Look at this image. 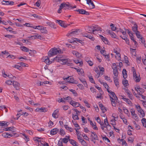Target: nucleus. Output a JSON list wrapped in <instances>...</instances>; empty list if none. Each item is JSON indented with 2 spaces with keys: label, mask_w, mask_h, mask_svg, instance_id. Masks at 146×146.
<instances>
[{
  "label": "nucleus",
  "mask_w": 146,
  "mask_h": 146,
  "mask_svg": "<svg viewBox=\"0 0 146 146\" xmlns=\"http://www.w3.org/2000/svg\"><path fill=\"white\" fill-rule=\"evenodd\" d=\"M72 118L74 120H78L79 119L78 115L76 114L75 115L72 114Z\"/></svg>",
  "instance_id": "51"
},
{
  "label": "nucleus",
  "mask_w": 146,
  "mask_h": 146,
  "mask_svg": "<svg viewBox=\"0 0 146 146\" xmlns=\"http://www.w3.org/2000/svg\"><path fill=\"white\" fill-rule=\"evenodd\" d=\"M90 90L91 92H92L93 93L96 92L97 90L94 88L92 87H91L90 88Z\"/></svg>",
  "instance_id": "61"
},
{
  "label": "nucleus",
  "mask_w": 146,
  "mask_h": 146,
  "mask_svg": "<svg viewBox=\"0 0 146 146\" xmlns=\"http://www.w3.org/2000/svg\"><path fill=\"white\" fill-rule=\"evenodd\" d=\"M99 106L100 108L101 109L102 112L103 113H104L106 111V108L104 106V105L102 104H100L99 105Z\"/></svg>",
  "instance_id": "25"
},
{
  "label": "nucleus",
  "mask_w": 146,
  "mask_h": 146,
  "mask_svg": "<svg viewBox=\"0 0 146 146\" xmlns=\"http://www.w3.org/2000/svg\"><path fill=\"white\" fill-rule=\"evenodd\" d=\"M122 83L125 87L128 86V81L127 80H123Z\"/></svg>",
  "instance_id": "42"
},
{
  "label": "nucleus",
  "mask_w": 146,
  "mask_h": 146,
  "mask_svg": "<svg viewBox=\"0 0 146 146\" xmlns=\"http://www.w3.org/2000/svg\"><path fill=\"white\" fill-rule=\"evenodd\" d=\"M91 139H93L94 140H98V137L96 133L94 134H91Z\"/></svg>",
  "instance_id": "35"
},
{
  "label": "nucleus",
  "mask_w": 146,
  "mask_h": 146,
  "mask_svg": "<svg viewBox=\"0 0 146 146\" xmlns=\"http://www.w3.org/2000/svg\"><path fill=\"white\" fill-rule=\"evenodd\" d=\"M64 127L67 130L69 131L70 132H71L73 131V129L71 127H68L67 125H65Z\"/></svg>",
  "instance_id": "41"
},
{
  "label": "nucleus",
  "mask_w": 146,
  "mask_h": 146,
  "mask_svg": "<svg viewBox=\"0 0 146 146\" xmlns=\"http://www.w3.org/2000/svg\"><path fill=\"white\" fill-rule=\"evenodd\" d=\"M110 26L111 27V29L113 31H115L117 29V27H114V25L113 24H111L110 25Z\"/></svg>",
  "instance_id": "45"
},
{
  "label": "nucleus",
  "mask_w": 146,
  "mask_h": 146,
  "mask_svg": "<svg viewBox=\"0 0 146 146\" xmlns=\"http://www.w3.org/2000/svg\"><path fill=\"white\" fill-rule=\"evenodd\" d=\"M70 143L74 146H76V142L74 140L71 139H69Z\"/></svg>",
  "instance_id": "38"
},
{
  "label": "nucleus",
  "mask_w": 146,
  "mask_h": 146,
  "mask_svg": "<svg viewBox=\"0 0 146 146\" xmlns=\"http://www.w3.org/2000/svg\"><path fill=\"white\" fill-rule=\"evenodd\" d=\"M132 30L133 32L135 33L138 31V26L135 23L134 24L132 28Z\"/></svg>",
  "instance_id": "27"
},
{
  "label": "nucleus",
  "mask_w": 146,
  "mask_h": 146,
  "mask_svg": "<svg viewBox=\"0 0 146 146\" xmlns=\"http://www.w3.org/2000/svg\"><path fill=\"white\" fill-rule=\"evenodd\" d=\"M33 37H34V39L38 38L40 40H42L43 39V37H42L40 35H34V36H31L30 37L29 36V38H31Z\"/></svg>",
  "instance_id": "24"
},
{
  "label": "nucleus",
  "mask_w": 146,
  "mask_h": 146,
  "mask_svg": "<svg viewBox=\"0 0 146 146\" xmlns=\"http://www.w3.org/2000/svg\"><path fill=\"white\" fill-rule=\"evenodd\" d=\"M133 118L135 119L136 121H137V119H138V117L136 114H135L133 115Z\"/></svg>",
  "instance_id": "59"
},
{
  "label": "nucleus",
  "mask_w": 146,
  "mask_h": 146,
  "mask_svg": "<svg viewBox=\"0 0 146 146\" xmlns=\"http://www.w3.org/2000/svg\"><path fill=\"white\" fill-rule=\"evenodd\" d=\"M44 58V62L47 64H50V61L49 60V58L48 57V56H46Z\"/></svg>",
  "instance_id": "28"
},
{
  "label": "nucleus",
  "mask_w": 146,
  "mask_h": 146,
  "mask_svg": "<svg viewBox=\"0 0 146 146\" xmlns=\"http://www.w3.org/2000/svg\"><path fill=\"white\" fill-rule=\"evenodd\" d=\"M76 11H77L78 12H79V13L81 14H82L86 15H89L90 13L89 12L86 11L85 10L83 9H78V10H75Z\"/></svg>",
  "instance_id": "6"
},
{
  "label": "nucleus",
  "mask_w": 146,
  "mask_h": 146,
  "mask_svg": "<svg viewBox=\"0 0 146 146\" xmlns=\"http://www.w3.org/2000/svg\"><path fill=\"white\" fill-rule=\"evenodd\" d=\"M110 100L111 102V103L112 106H113L115 107L116 106V104L115 100L113 101V100H115L111 96H110Z\"/></svg>",
  "instance_id": "32"
},
{
  "label": "nucleus",
  "mask_w": 146,
  "mask_h": 146,
  "mask_svg": "<svg viewBox=\"0 0 146 146\" xmlns=\"http://www.w3.org/2000/svg\"><path fill=\"white\" fill-rule=\"evenodd\" d=\"M63 110H66L69 108V106L67 105H64L62 107Z\"/></svg>",
  "instance_id": "60"
},
{
  "label": "nucleus",
  "mask_w": 146,
  "mask_h": 146,
  "mask_svg": "<svg viewBox=\"0 0 146 146\" xmlns=\"http://www.w3.org/2000/svg\"><path fill=\"white\" fill-rule=\"evenodd\" d=\"M74 68L76 70L77 72H79L81 75L83 74L84 71L83 69L82 68H81L80 69L76 68Z\"/></svg>",
  "instance_id": "37"
},
{
  "label": "nucleus",
  "mask_w": 146,
  "mask_h": 146,
  "mask_svg": "<svg viewBox=\"0 0 146 146\" xmlns=\"http://www.w3.org/2000/svg\"><path fill=\"white\" fill-rule=\"evenodd\" d=\"M61 52V50L59 48L58 49L55 48H52L50 51H49L48 54L49 56H51L54 55H56L58 53H59Z\"/></svg>",
  "instance_id": "1"
},
{
  "label": "nucleus",
  "mask_w": 146,
  "mask_h": 146,
  "mask_svg": "<svg viewBox=\"0 0 146 146\" xmlns=\"http://www.w3.org/2000/svg\"><path fill=\"white\" fill-rule=\"evenodd\" d=\"M32 16L34 17L37 18L38 19H41V17L38 16L36 14H34L32 15Z\"/></svg>",
  "instance_id": "57"
},
{
  "label": "nucleus",
  "mask_w": 146,
  "mask_h": 146,
  "mask_svg": "<svg viewBox=\"0 0 146 146\" xmlns=\"http://www.w3.org/2000/svg\"><path fill=\"white\" fill-rule=\"evenodd\" d=\"M62 58L59 57L57 56L56 57L54 58V60L57 61L58 62H60Z\"/></svg>",
  "instance_id": "46"
},
{
  "label": "nucleus",
  "mask_w": 146,
  "mask_h": 146,
  "mask_svg": "<svg viewBox=\"0 0 146 146\" xmlns=\"http://www.w3.org/2000/svg\"><path fill=\"white\" fill-rule=\"evenodd\" d=\"M78 30H77L75 31L70 32L67 35V36H72L74 35H78Z\"/></svg>",
  "instance_id": "13"
},
{
  "label": "nucleus",
  "mask_w": 146,
  "mask_h": 146,
  "mask_svg": "<svg viewBox=\"0 0 146 146\" xmlns=\"http://www.w3.org/2000/svg\"><path fill=\"white\" fill-rule=\"evenodd\" d=\"M13 84L16 90H19L20 84L18 82L14 81L13 82Z\"/></svg>",
  "instance_id": "9"
},
{
  "label": "nucleus",
  "mask_w": 146,
  "mask_h": 146,
  "mask_svg": "<svg viewBox=\"0 0 146 146\" xmlns=\"http://www.w3.org/2000/svg\"><path fill=\"white\" fill-rule=\"evenodd\" d=\"M69 60L70 59H64L62 58H61L60 62H61L63 64H66L68 66H70L71 64V63L68 62L69 61ZM71 64H72L71 63Z\"/></svg>",
  "instance_id": "7"
},
{
  "label": "nucleus",
  "mask_w": 146,
  "mask_h": 146,
  "mask_svg": "<svg viewBox=\"0 0 146 146\" xmlns=\"http://www.w3.org/2000/svg\"><path fill=\"white\" fill-rule=\"evenodd\" d=\"M127 72L126 70L124 69H123L122 72V74L123 75V77L125 79L127 77Z\"/></svg>",
  "instance_id": "34"
},
{
  "label": "nucleus",
  "mask_w": 146,
  "mask_h": 146,
  "mask_svg": "<svg viewBox=\"0 0 146 146\" xmlns=\"http://www.w3.org/2000/svg\"><path fill=\"white\" fill-rule=\"evenodd\" d=\"M47 109L45 108H37L36 109V111L39 112H45L47 111Z\"/></svg>",
  "instance_id": "11"
},
{
  "label": "nucleus",
  "mask_w": 146,
  "mask_h": 146,
  "mask_svg": "<svg viewBox=\"0 0 146 146\" xmlns=\"http://www.w3.org/2000/svg\"><path fill=\"white\" fill-rule=\"evenodd\" d=\"M70 104L75 108L78 107L80 105V104L79 103L76 102L73 100H71L70 102Z\"/></svg>",
  "instance_id": "8"
},
{
  "label": "nucleus",
  "mask_w": 146,
  "mask_h": 146,
  "mask_svg": "<svg viewBox=\"0 0 146 146\" xmlns=\"http://www.w3.org/2000/svg\"><path fill=\"white\" fill-rule=\"evenodd\" d=\"M15 128L14 127H9L5 128V131H11L14 132L15 130Z\"/></svg>",
  "instance_id": "21"
},
{
  "label": "nucleus",
  "mask_w": 146,
  "mask_h": 146,
  "mask_svg": "<svg viewBox=\"0 0 146 146\" xmlns=\"http://www.w3.org/2000/svg\"><path fill=\"white\" fill-rule=\"evenodd\" d=\"M141 122L143 126L146 128V119L144 118H142Z\"/></svg>",
  "instance_id": "40"
},
{
  "label": "nucleus",
  "mask_w": 146,
  "mask_h": 146,
  "mask_svg": "<svg viewBox=\"0 0 146 146\" xmlns=\"http://www.w3.org/2000/svg\"><path fill=\"white\" fill-rule=\"evenodd\" d=\"M125 30L127 31L128 34H129V36L133 35V33L131 31H130L129 29H125Z\"/></svg>",
  "instance_id": "50"
},
{
  "label": "nucleus",
  "mask_w": 146,
  "mask_h": 146,
  "mask_svg": "<svg viewBox=\"0 0 146 146\" xmlns=\"http://www.w3.org/2000/svg\"><path fill=\"white\" fill-rule=\"evenodd\" d=\"M100 36L102 39V40L106 44H108L109 42L107 39L101 35H100Z\"/></svg>",
  "instance_id": "16"
},
{
  "label": "nucleus",
  "mask_w": 146,
  "mask_h": 146,
  "mask_svg": "<svg viewBox=\"0 0 146 146\" xmlns=\"http://www.w3.org/2000/svg\"><path fill=\"white\" fill-rule=\"evenodd\" d=\"M89 78L90 80V81L92 83L95 84V81L93 78L92 76H89Z\"/></svg>",
  "instance_id": "49"
},
{
  "label": "nucleus",
  "mask_w": 146,
  "mask_h": 146,
  "mask_svg": "<svg viewBox=\"0 0 146 146\" xmlns=\"http://www.w3.org/2000/svg\"><path fill=\"white\" fill-rule=\"evenodd\" d=\"M106 128L108 130L110 131L111 129V127L109 124H107L106 125Z\"/></svg>",
  "instance_id": "53"
},
{
  "label": "nucleus",
  "mask_w": 146,
  "mask_h": 146,
  "mask_svg": "<svg viewBox=\"0 0 146 146\" xmlns=\"http://www.w3.org/2000/svg\"><path fill=\"white\" fill-rule=\"evenodd\" d=\"M86 29L88 33H93V34H94V31L93 30V27L92 28L90 26H87L86 27Z\"/></svg>",
  "instance_id": "14"
},
{
  "label": "nucleus",
  "mask_w": 146,
  "mask_h": 146,
  "mask_svg": "<svg viewBox=\"0 0 146 146\" xmlns=\"http://www.w3.org/2000/svg\"><path fill=\"white\" fill-rule=\"evenodd\" d=\"M60 5H62V9L65 10H66L67 9L69 10L72 9V6L69 3H62Z\"/></svg>",
  "instance_id": "3"
},
{
  "label": "nucleus",
  "mask_w": 146,
  "mask_h": 146,
  "mask_svg": "<svg viewBox=\"0 0 146 146\" xmlns=\"http://www.w3.org/2000/svg\"><path fill=\"white\" fill-rule=\"evenodd\" d=\"M79 141L81 143V144L84 145H85L86 143L85 141L81 137V138L78 139Z\"/></svg>",
  "instance_id": "39"
},
{
  "label": "nucleus",
  "mask_w": 146,
  "mask_h": 146,
  "mask_svg": "<svg viewBox=\"0 0 146 146\" xmlns=\"http://www.w3.org/2000/svg\"><path fill=\"white\" fill-rule=\"evenodd\" d=\"M64 81L68 80V82L70 83H72L74 84H77L78 82L76 80H74L72 76H69L66 78H63Z\"/></svg>",
  "instance_id": "2"
},
{
  "label": "nucleus",
  "mask_w": 146,
  "mask_h": 146,
  "mask_svg": "<svg viewBox=\"0 0 146 146\" xmlns=\"http://www.w3.org/2000/svg\"><path fill=\"white\" fill-rule=\"evenodd\" d=\"M125 92L126 93L128 96V97L131 100H132L133 99V95L132 94H130V92L129 90L128 89H125Z\"/></svg>",
  "instance_id": "17"
},
{
  "label": "nucleus",
  "mask_w": 146,
  "mask_h": 146,
  "mask_svg": "<svg viewBox=\"0 0 146 146\" xmlns=\"http://www.w3.org/2000/svg\"><path fill=\"white\" fill-rule=\"evenodd\" d=\"M7 1L9 2V3H6V5H13L14 4V2L13 1Z\"/></svg>",
  "instance_id": "55"
},
{
  "label": "nucleus",
  "mask_w": 146,
  "mask_h": 146,
  "mask_svg": "<svg viewBox=\"0 0 146 146\" xmlns=\"http://www.w3.org/2000/svg\"><path fill=\"white\" fill-rule=\"evenodd\" d=\"M139 112L140 113L142 117H143L145 115V113H144L143 111V110H139Z\"/></svg>",
  "instance_id": "58"
},
{
  "label": "nucleus",
  "mask_w": 146,
  "mask_h": 146,
  "mask_svg": "<svg viewBox=\"0 0 146 146\" xmlns=\"http://www.w3.org/2000/svg\"><path fill=\"white\" fill-rule=\"evenodd\" d=\"M99 68L100 70V72H98V78L100 76V75H103V72L104 71V68L103 67H101L100 66H99Z\"/></svg>",
  "instance_id": "19"
},
{
  "label": "nucleus",
  "mask_w": 146,
  "mask_h": 146,
  "mask_svg": "<svg viewBox=\"0 0 146 146\" xmlns=\"http://www.w3.org/2000/svg\"><path fill=\"white\" fill-rule=\"evenodd\" d=\"M133 79L134 80H135L136 82H140V77L139 75V76H137L136 73L135 74H133Z\"/></svg>",
  "instance_id": "10"
},
{
  "label": "nucleus",
  "mask_w": 146,
  "mask_h": 146,
  "mask_svg": "<svg viewBox=\"0 0 146 146\" xmlns=\"http://www.w3.org/2000/svg\"><path fill=\"white\" fill-rule=\"evenodd\" d=\"M58 109H56V110H55L52 114V116L53 117L55 118H57L58 117L56 116V115H57V114L58 113Z\"/></svg>",
  "instance_id": "26"
},
{
  "label": "nucleus",
  "mask_w": 146,
  "mask_h": 146,
  "mask_svg": "<svg viewBox=\"0 0 146 146\" xmlns=\"http://www.w3.org/2000/svg\"><path fill=\"white\" fill-rule=\"evenodd\" d=\"M92 27L93 29H94L93 30L94 31V32L95 31H102V29L97 25H95L94 26H92Z\"/></svg>",
  "instance_id": "15"
},
{
  "label": "nucleus",
  "mask_w": 146,
  "mask_h": 146,
  "mask_svg": "<svg viewBox=\"0 0 146 146\" xmlns=\"http://www.w3.org/2000/svg\"><path fill=\"white\" fill-rule=\"evenodd\" d=\"M135 89L137 91L139 95H142V94L145 92V90L141 88H140L139 86L135 87Z\"/></svg>",
  "instance_id": "5"
},
{
  "label": "nucleus",
  "mask_w": 146,
  "mask_h": 146,
  "mask_svg": "<svg viewBox=\"0 0 146 146\" xmlns=\"http://www.w3.org/2000/svg\"><path fill=\"white\" fill-rule=\"evenodd\" d=\"M77 86L79 87V89H82L84 88V86L82 84H78Z\"/></svg>",
  "instance_id": "62"
},
{
  "label": "nucleus",
  "mask_w": 146,
  "mask_h": 146,
  "mask_svg": "<svg viewBox=\"0 0 146 146\" xmlns=\"http://www.w3.org/2000/svg\"><path fill=\"white\" fill-rule=\"evenodd\" d=\"M83 36L87 37L91 39L92 41L94 40V38L90 35H88L87 33H84L83 34Z\"/></svg>",
  "instance_id": "18"
},
{
  "label": "nucleus",
  "mask_w": 146,
  "mask_h": 146,
  "mask_svg": "<svg viewBox=\"0 0 146 146\" xmlns=\"http://www.w3.org/2000/svg\"><path fill=\"white\" fill-rule=\"evenodd\" d=\"M46 23L51 28H56V27L54 24V23L51 22H47Z\"/></svg>",
  "instance_id": "31"
},
{
  "label": "nucleus",
  "mask_w": 146,
  "mask_h": 146,
  "mask_svg": "<svg viewBox=\"0 0 146 146\" xmlns=\"http://www.w3.org/2000/svg\"><path fill=\"white\" fill-rule=\"evenodd\" d=\"M40 0L38 1L36 3L35 5L37 7H39L40 5Z\"/></svg>",
  "instance_id": "64"
},
{
  "label": "nucleus",
  "mask_w": 146,
  "mask_h": 146,
  "mask_svg": "<svg viewBox=\"0 0 146 146\" xmlns=\"http://www.w3.org/2000/svg\"><path fill=\"white\" fill-rule=\"evenodd\" d=\"M124 60L125 61V62L126 64H127L129 62V61L128 60V58L127 56H124Z\"/></svg>",
  "instance_id": "63"
},
{
  "label": "nucleus",
  "mask_w": 146,
  "mask_h": 146,
  "mask_svg": "<svg viewBox=\"0 0 146 146\" xmlns=\"http://www.w3.org/2000/svg\"><path fill=\"white\" fill-rule=\"evenodd\" d=\"M100 125H101V128L103 130H104V128L106 127V125L104 123L103 121H102L100 123Z\"/></svg>",
  "instance_id": "44"
},
{
  "label": "nucleus",
  "mask_w": 146,
  "mask_h": 146,
  "mask_svg": "<svg viewBox=\"0 0 146 146\" xmlns=\"http://www.w3.org/2000/svg\"><path fill=\"white\" fill-rule=\"evenodd\" d=\"M2 122H3L4 123H2L0 121V126H4L5 125H6V126H8V125L7 124V123L6 121H2Z\"/></svg>",
  "instance_id": "47"
},
{
  "label": "nucleus",
  "mask_w": 146,
  "mask_h": 146,
  "mask_svg": "<svg viewBox=\"0 0 146 146\" xmlns=\"http://www.w3.org/2000/svg\"><path fill=\"white\" fill-rule=\"evenodd\" d=\"M59 131V129L56 128L53 129L51 130L50 131L51 134L54 135L56 134Z\"/></svg>",
  "instance_id": "20"
},
{
  "label": "nucleus",
  "mask_w": 146,
  "mask_h": 146,
  "mask_svg": "<svg viewBox=\"0 0 146 146\" xmlns=\"http://www.w3.org/2000/svg\"><path fill=\"white\" fill-rule=\"evenodd\" d=\"M70 137L69 136H66L65 137L62 139V142L64 143H66L68 142V140L69 141Z\"/></svg>",
  "instance_id": "30"
},
{
  "label": "nucleus",
  "mask_w": 146,
  "mask_h": 146,
  "mask_svg": "<svg viewBox=\"0 0 146 146\" xmlns=\"http://www.w3.org/2000/svg\"><path fill=\"white\" fill-rule=\"evenodd\" d=\"M90 124L92 127H93V129H94L96 130H98V129L96 125V123H95V124H94L92 121H90Z\"/></svg>",
  "instance_id": "33"
},
{
  "label": "nucleus",
  "mask_w": 146,
  "mask_h": 146,
  "mask_svg": "<svg viewBox=\"0 0 146 146\" xmlns=\"http://www.w3.org/2000/svg\"><path fill=\"white\" fill-rule=\"evenodd\" d=\"M40 30L41 32L42 33H47V31L46 29V28H44V27H43Z\"/></svg>",
  "instance_id": "48"
},
{
  "label": "nucleus",
  "mask_w": 146,
  "mask_h": 146,
  "mask_svg": "<svg viewBox=\"0 0 146 146\" xmlns=\"http://www.w3.org/2000/svg\"><path fill=\"white\" fill-rule=\"evenodd\" d=\"M56 22L58 24V25H60L61 27H62L64 28H66L67 27L68 25H69L70 24H66L64 22L60 20H56Z\"/></svg>",
  "instance_id": "4"
},
{
  "label": "nucleus",
  "mask_w": 146,
  "mask_h": 146,
  "mask_svg": "<svg viewBox=\"0 0 146 146\" xmlns=\"http://www.w3.org/2000/svg\"><path fill=\"white\" fill-rule=\"evenodd\" d=\"M72 53L74 55H76V57L78 58H80L81 56V54L79 52L76 51H73Z\"/></svg>",
  "instance_id": "29"
},
{
  "label": "nucleus",
  "mask_w": 146,
  "mask_h": 146,
  "mask_svg": "<svg viewBox=\"0 0 146 146\" xmlns=\"http://www.w3.org/2000/svg\"><path fill=\"white\" fill-rule=\"evenodd\" d=\"M2 136L6 138H10L13 135H11L10 134H9L7 133H4L2 134Z\"/></svg>",
  "instance_id": "22"
},
{
  "label": "nucleus",
  "mask_w": 146,
  "mask_h": 146,
  "mask_svg": "<svg viewBox=\"0 0 146 146\" xmlns=\"http://www.w3.org/2000/svg\"><path fill=\"white\" fill-rule=\"evenodd\" d=\"M134 124L135 125L136 128L137 129L139 130L140 129V127L139 125H137L135 121L133 122Z\"/></svg>",
  "instance_id": "56"
},
{
  "label": "nucleus",
  "mask_w": 146,
  "mask_h": 146,
  "mask_svg": "<svg viewBox=\"0 0 146 146\" xmlns=\"http://www.w3.org/2000/svg\"><path fill=\"white\" fill-rule=\"evenodd\" d=\"M113 78L114 83L115 86L117 88L119 87V82L118 81V79H117V77H113Z\"/></svg>",
  "instance_id": "23"
},
{
  "label": "nucleus",
  "mask_w": 146,
  "mask_h": 146,
  "mask_svg": "<svg viewBox=\"0 0 146 146\" xmlns=\"http://www.w3.org/2000/svg\"><path fill=\"white\" fill-rule=\"evenodd\" d=\"M69 91L72 93L75 96H77L78 94L75 90L73 89H70L69 90Z\"/></svg>",
  "instance_id": "43"
},
{
  "label": "nucleus",
  "mask_w": 146,
  "mask_h": 146,
  "mask_svg": "<svg viewBox=\"0 0 146 146\" xmlns=\"http://www.w3.org/2000/svg\"><path fill=\"white\" fill-rule=\"evenodd\" d=\"M124 101L127 103L129 105H131L132 104L131 101L127 98L126 100H125Z\"/></svg>",
  "instance_id": "54"
},
{
  "label": "nucleus",
  "mask_w": 146,
  "mask_h": 146,
  "mask_svg": "<svg viewBox=\"0 0 146 146\" xmlns=\"http://www.w3.org/2000/svg\"><path fill=\"white\" fill-rule=\"evenodd\" d=\"M113 73L114 75L116 77L118 76V72L117 69H116L115 70H113Z\"/></svg>",
  "instance_id": "52"
},
{
  "label": "nucleus",
  "mask_w": 146,
  "mask_h": 146,
  "mask_svg": "<svg viewBox=\"0 0 146 146\" xmlns=\"http://www.w3.org/2000/svg\"><path fill=\"white\" fill-rule=\"evenodd\" d=\"M110 95H111V96L112 98H113L115 100H117V97L116 96L114 92H111L110 93Z\"/></svg>",
  "instance_id": "36"
},
{
  "label": "nucleus",
  "mask_w": 146,
  "mask_h": 146,
  "mask_svg": "<svg viewBox=\"0 0 146 146\" xmlns=\"http://www.w3.org/2000/svg\"><path fill=\"white\" fill-rule=\"evenodd\" d=\"M21 48L22 51L25 52H29V51H30L31 52H33V53H34V52H35V51L34 50H29L28 48L24 46L21 47Z\"/></svg>",
  "instance_id": "12"
}]
</instances>
